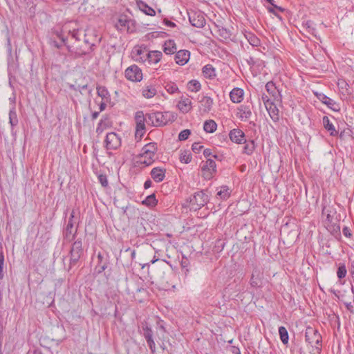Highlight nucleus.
<instances>
[{
    "label": "nucleus",
    "mask_w": 354,
    "mask_h": 354,
    "mask_svg": "<svg viewBox=\"0 0 354 354\" xmlns=\"http://www.w3.org/2000/svg\"><path fill=\"white\" fill-rule=\"evenodd\" d=\"M69 37L74 42L68 46L69 50L77 56H82L90 53L92 51L93 44L85 38L86 35L82 30L74 29L69 30Z\"/></svg>",
    "instance_id": "1"
},
{
    "label": "nucleus",
    "mask_w": 354,
    "mask_h": 354,
    "mask_svg": "<svg viewBox=\"0 0 354 354\" xmlns=\"http://www.w3.org/2000/svg\"><path fill=\"white\" fill-rule=\"evenodd\" d=\"M306 341L311 346V354H320L322 348V337L318 330L307 327L305 333Z\"/></svg>",
    "instance_id": "2"
},
{
    "label": "nucleus",
    "mask_w": 354,
    "mask_h": 354,
    "mask_svg": "<svg viewBox=\"0 0 354 354\" xmlns=\"http://www.w3.org/2000/svg\"><path fill=\"white\" fill-rule=\"evenodd\" d=\"M148 121L154 127H162L176 119V115L170 111L152 112L147 114Z\"/></svg>",
    "instance_id": "3"
},
{
    "label": "nucleus",
    "mask_w": 354,
    "mask_h": 354,
    "mask_svg": "<svg viewBox=\"0 0 354 354\" xmlns=\"http://www.w3.org/2000/svg\"><path fill=\"white\" fill-rule=\"evenodd\" d=\"M157 150L156 142L145 145L142 149V153L138 157L137 163L145 166L151 165L155 160L154 157Z\"/></svg>",
    "instance_id": "4"
},
{
    "label": "nucleus",
    "mask_w": 354,
    "mask_h": 354,
    "mask_svg": "<svg viewBox=\"0 0 354 354\" xmlns=\"http://www.w3.org/2000/svg\"><path fill=\"white\" fill-rule=\"evenodd\" d=\"M209 201V195L207 190H201L194 194L190 198V206L195 210L199 209L205 206Z\"/></svg>",
    "instance_id": "5"
},
{
    "label": "nucleus",
    "mask_w": 354,
    "mask_h": 354,
    "mask_svg": "<svg viewBox=\"0 0 354 354\" xmlns=\"http://www.w3.org/2000/svg\"><path fill=\"white\" fill-rule=\"evenodd\" d=\"M83 254L82 239H77L72 245L70 250V263L68 270L69 271L77 264Z\"/></svg>",
    "instance_id": "6"
},
{
    "label": "nucleus",
    "mask_w": 354,
    "mask_h": 354,
    "mask_svg": "<svg viewBox=\"0 0 354 354\" xmlns=\"http://www.w3.org/2000/svg\"><path fill=\"white\" fill-rule=\"evenodd\" d=\"M216 172V165L214 160L208 158L202 166V176L206 180H210Z\"/></svg>",
    "instance_id": "7"
},
{
    "label": "nucleus",
    "mask_w": 354,
    "mask_h": 354,
    "mask_svg": "<svg viewBox=\"0 0 354 354\" xmlns=\"http://www.w3.org/2000/svg\"><path fill=\"white\" fill-rule=\"evenodd\" d=\"M125 77L132 82H140L142 79V73L141 69L134 64L125 70Z\"/></svg>",
    "instance_id": "8"
},
{
    "label": "nucleus",
    "mask_w": 354,
    "mask_h": 354,
    "mask_svg": "<svg viewBox=\"0 0 354 354\" xmlns=\"http://www.w3.org/2000/svg\"><path fill=\"white\" fill-rule=\"evenodd\" d=\"M121 145L120 138L114 132L108 133L105 139V147L107 150H115Z\"/></svg>",
    "instance_id": "9"
},
{
    "label": "nucleus",
    "mask_w": 354,
    "mask_h": 354,
    "mask_svg": "<svg viewBox=\"0 0 354 354\" xmlns=\"http://www.w3.org/2000/svg\"><path fill=\"white\" fill-rule=\"evenodd\" d=\"M189 20L190 24L196 28H203L205 24V19L201 12L192 11L189 12Z\"/></svg>",
    "instance_id": "10"
},
{
    "label": "nucleus",
    "mask_w": 354,
    "mask_h": 354,
    "mask_svg": "<svg viewBox=\"0 0 354 354\" xmlns=\"http://www.w3.org/2000/svg\"><path fill=\"white\" fill-rule=\"evenodd\" d=\"M135 120L136 124V136L142 137L145 131V120L144 113L142 111H137L135 115Z\"/></svg>",
    "instance_id": "11"
},
{
    "label": "nucleus",
    "mask_w": 354,
    "mask_h": 354,
    "mask_svg": "<svg viewBox=\"0 0 354 354\" xmlns=\"http://www.w3.org/2000/svg\"><path fill=\"white\" fill-rule=\"evenodd\" d=\"M73 218L74 212H72L64 232V239L68 241H72L75 239L77 232V230H73Z\"/></svg>",
    "instance_id": "12"
},
{
    "label": "nucleus",
    "mask_w": 354,
    "mask_h": 354,
    "mask_svg": "<svg viewBox=\"0 0 354 354\" xmlns=\"http://www.w3.org/2000/svg\"><path fill=\"white\" fill-rule=\"evenodd\" d=\"M229 137L230 140L236 144L245 142V136L244 132L239 129H234L230 131Z\"/></svg>",
    "instance_id": "13"
},
{
    "label": "nucleus",
    "mask_w": 354,
    "mask_h": 354,
    "mask_svg": "<svg viewBox=\"0 0 354 354\" xmlns=\"http://www.w3.org/2000/svg\"><path fill=\"white\" fill-rule=\"evenodd\" d=\"M236 115L242 121L248 120L252 115V111L250 106H240L237 109Z\"/></svg>",
    "instance_id": "14"
},
{
    "label": "nucleus",
    "mask_w": 354,
    "mask_h": 354,
    "mask_svg": "<svg viewBox=\"0 0 354 354\" xmlns=\"http://www.w3.org/2000/svg\"><path fill=\"white\" fill-rule=\"evenodd\" d=\"M165 169L157 167L151 169L150 174L155 182L160 183L164 180L165 177Z\"/></svg>",
    "instance_id": "15"
},
{
    "label": "nucleus",
    "mask_w": 354,
    "mask_h": 354,
    "mask_svg": "<svg viewBox=\"0 0 354 354\" xmlns=\"http://www.w3.org/2000/svg\"><path fill=\"white\" fill-rule=\"evenodd\" d=\"M190 53L187 50H180L175 55L176 64L183 66L187 63L189 59Z\"/></svg>",
    "instance_id": "16"
},
{
    "label": "nucleus",
    "mask_w": 354,
    "mask_h": 354,
    "mask_svg": "<svg viewBox=\"0 0 354 354\" xmlns=\"http://www.w3.org/2000/svg\"><path fill=\"white\" fill-rule=\"evenodd\" d=\"M262 273L258 270H254L250 280V285L253 288H260L262 286Z\"/></svg>",
    "instance_id": "17"
},
{
    "label": "nucleus",
    "mask_w": 354,
    "mask_h": 354,
    "mask_svg": "<svg viewBox=\"0 0 354 354\" xmlns=\"http://www.w3.org/2000/svg\"><path fill=\"white\" fill-rule=\"evenodd\" d=\"M244 91L242 88H234L230 93V97L233 103H240L243 100Z\"/></svg>",
    "instance_id": "18"
},
{
    "label": "nucleus",
    "mask_w": 354,
    "mask_h": 354,
    "mask_svg": "<svg viewBox=\"0 0 354 354\" xmlns=\"http://www.w3.org/2000/svg\"><path fill=\"white\" fill-rule=\"evenodd\" d=\"M178 109L183 113H188L192 109V101L186 97H181L177 104Z\"/></svg>",
    "instance_id": "19"
},
{
    "label": "nucleus",
    "mask_w": 354,
    "mask_h": 354,
    "mask_svg": "<svg viewBox=\"0 0 354 354\" xmlns=\"http://www.w3.org/2000/svg\"><path fill=\"white\" fill-rule=\"evenodd\" d=\"M266 109L273 122H278L279 120V111L274 102L268 105V107H266Z\"/></svg>",
    "instance_id": "20"
},
{
    "label": "nucleus",
    "mask_w": 354,
    "mask_h": 354,
    "mask_svg": "<svg viewBox=\"0 0 354 354\" xmlns=\"http://www.w3.org/2000/svg\"><path fill=\"white\" fill-rule=\"evenodd\" d=\"M129 23L130 21L127 19L126 16H121L116 21L115 26L116 29L120 31H129Z\"/></svg>",
    "instance_id": "21"
},
{
    "label": "nucleus",
    "mask_w": 354,
    "mask_h": 354,
    "mask_svg": "<svg viewBox=\"0 0 354 354\" xmlns=\"http://www.w3.org/2000/svg\"><path fill=\"white\" fill-rule=\"evenodd\" d=\"M266 89L272 96L275 101H281V95L279 91L277 89L275 84L272 82H268L266 86Z\"/></svg>",
    "instance_id": "22"
},
{
    "label": "nucleus",
    "mask_w": 354,
    "mask_h": 354,
    "mask_svg": "<svg viewBox=\"0 0 354 354\" xmlns=\"http://www.w3.org/2000/svg\"><path fill=\"white\" fill-rule=\"evenodd\" d=\"M337 86L342 95L346 97L352 94L350 86L346 80L343 79H339L337 82Z\"/></svg>",
    "instance_id": "23"
},
{
    "label": "nucleus",
    "mask_w": 354,
    "mask_h": 354,
    "mask_svg": "<svg viewBox=\"0 0 354 354\" xmlns=\"http://www.w3.org/2000/svg\"><path fill=\"white\" fill-rule=\"evenodd\" d=\"M137 6L140 10L145 14L149 16H154L156 12L151 7L149 6L145 2L142 0L137 1Z\"/></svg>",
    "instance_id": "24"
},
{
    "label": "nucleus",
    "mask_w": 354,
    "mask_h": 354,
    "mask_svg": "<svg viewBox=\"0 0 354 354\" xmlns=\"http://www.w3.org/2000/svg\"><path fill=\"white\" fill-rule=\"evenodd\" d=\"M244 36L251 46L254 47L260 46L261 41L254 33L249 31H245L244 32Z\"/></svg>",
    "instance_id": "25"
},
{
    "label": "nucleus",
    "mask_w": 354,
    "mask_h": 354,
    "mask_svg": "<svg viewBox=\"0 0 354 354\" xmlns=\"http://www.w3.org/2000/svg\"><path fill=\"white\" fill-rule=\"evenodd\" d=\"M111 126V121L110 118L108 116L103 117L98 123V125L96 129V132L98 134L102 133L105 129Z\"/></svg>",
    "instance_id": "26"
},
{
    "label": "nucleus",
    "mask_w": 354,
    "mask_h": 354,
    "mask_svg": "<svg viewBox=\"0 0 354 354\" xmlns=\"http://www.w3.org/2000/svg\"><path fill=\"white\" fill-rule=\"evenodd\" d=\"M203 74L205 78L214 79L216 76V69L211 64H207L202 69Z\"/></svg>",
    "instance_id": "27"
},
{
    "label": "nucleus",
    "mask_w": 354,
    "mask_h": 354,
    "mask_svg": "<svg viewBox=\"0 0 354 354\" xmlns=\"http://www.w3.org/2000/svg\"><path fill=\"white\" fill-rule=\"evenodd\" d=\"M146 55L147 56L149 63L157 64L160 61L162 54L160 51L154 50L146 53Z\"/></svg>",
    "instance_id": "28"
},
{
    "label": "nucleus",
    "mask_w": 354,
    "mask_h": 354,
    "mask_svg": "<svg viewBox=\"0 0 354 354\" xmlns=\"http://www.w3.org/2000/svg\"><path fill=\"white\" fill-rule=\"evenodd\" d=\"M177 48L174 40H167L163 46V50L167 55H171L176 52Z\"/></svg>",
    "instance_id": "29"
},
{
    "label": "nucleus",
    "mask_w": 354,
    "mask_h": 354,
    "mask_svg": "<svg viewBox=\"0 0 354 354\" xmlns=\"http://www.w3.org/2000/svg\"><path fill=\"white\" fill-rule=\"evenodd\" d=\"M323 124L324 128L330 132V135L335 136L337 134V131L335 130L334 125L330 122L328 116L323 117Z\"/></svg>",
    "instance_id": "30"
},
{
    "label": "nucleus",
    "mask_w": 354,
    "mask_h": 354,
    "mask_svg": "<svg viewBox=\"0 0 354 354\" xmlns=\"http://www.w3.org/2000/svg\"><path fill=\"white\" fill-rule=\"evenodd\" d=\"M202 106L203 107V111L209 112L212 107L213 100L209 96H204L200 101Z\"/></svg>",
    "instance_id": "31"
},
{
    "label": "nucleus",
    "mask_w": 354,
    "mask_h": 354,
    "mask_svg": "<svg viewBox=\"0 0 354 354\" xmlns=\"http://www.w3.org/2000/svg\"><path fill=\"white\" fill-rule=\"evenodd\" d=\"M217 128V124L213 120H208L204 122L203 129L207 133H214Z\"/></svg>",
    "instance_id": "32"
},
{
    "label": "nucleus",
    "mask_w": 354,
    "mask_h": 354,
    "mask_svg": "<svg viewBox=\"0 0 354 354\" xmlns=\"http://www.w3.org/2000/svg\"><path fill=\"white\" fill-rule=\"evenodd\" d=\"M319 100L324 104H326L329 108L332 109L333 110H337L335 107L336 104L335 102L326 96L324 94H320L319 96Z\"/></svg>",
    "instance_id": "33"
},
{
    "label": "nucleus",
    "mask_w": 354,
    "mask_h": 354,
    "mask_svg": "<svg viewBox=\"0 0 354 354\" xmlns=\"http://www.w3.org/2000/svg\"><path fill=\"white\" fill-rule=\"evenodd\" d=\"M245 145L243 147V152L247 155H252L254 152L256 145L254 140H249L248 142H244Z\"/></svg>",
    "instance_id": "34"
},
{
    "label": "nucleus",
    "mask_w": 354,
    "mask_h": 354,
    "mask_svg": "<svg viewBox=\"0 0 354 354\" xmlns=\"http://www.w3.org/2000/svg\"><path fill=\"white\" fill-rule=\"evenodd\" d=\"M156 94V89L152 86H147L142 90V95L146 98H151Z\"/></svg>",
    "instance_id": "35"
},
{
    "label": "nucleus",
    "mask_w": 354,
    "mask_h": 354,
    "mask_svg": "<svg viewBox=\"0 0 354 354\" xmlns=\"http://www.w3.org/2000/svg\"><path fill=\"white\" fill-rule=\"evenodd\" d=\"M97 93L98 96L101 97L102 99L106 102H107L110 98L109 93L104 86H97Z\"/></svg>",
    "instance_id": "36"
},
{
    "label": "nucleus",
    "mask_w": 354,
    "mask_h": 354,
    "mask_svg": "<svg viewBox=\"0 0 354 354\" xmlns=\"http://www.w3.org/2000/svg\"><path fill=\"white\" fill-rule=\"evenodd\" d=\"M9 122L12 127H15L18 124V119L15 107H12L9 111Z\"/></svg>",
    "instance_id": "37"
},
{
    "label": "nucleus",
    "mask_w": 354,
    "mask_h": 354,
    "mask_svg": "<svg viewBox=\"0 0 354 354\" xmlns=\"http://www.w3.org/2000/svg\"><path fill=\"white\" fill-rule=\"evenodd\" d=\"M279 333L281 342L286 344L288 342L289 336L286 328L284 326H280L279 328Z\"/></svg>",
    "instance_id": "38"
},
{
    "label": "nucleus",
    "mask_w": 354,
    "mask_h": 354,
    "mask_svg": "<svg viewBox=\"0 0 354 354\" xmlns=\"http://www.w3.org/2000/svg\"><path fill=\"white\" fill-rule=\"evenodd\" d=\"M157 200L154 194L148 196L143 201L142 203L149 207H153L157 204Z\"/></svg>",
    "instance_id": "39"
},
{
    "label": "nucleus",
    "mask_w": 354,
    "mask_h": 354,
    "mask_svg": "<svg viewBox=\"0 0 354 354\" xmlns=\"http://www.w3.org/2000/svg\"><path fill=\"white\" fill-rule=\"evenodd\" d=\"M201 84L198 81L192 80L188 82V88L192 92H197L201 89Z\"/></svg>",
    "instance_id": "40"
},
{
    "label": "nucleus",
    "mask_w": 354,
    "mask_h": 354,
    "mask_svg": "<svg viewBox=\"0 0 354 354\" xmlns=\"http://www.w3.org/2000/svg\"><path fill=\"white\" fill-rule=\"evenodd\" d=\"M166 91L170 94L180 93L178 86L174 82H169L165 85Z\"/></svg>",
    "instance_id": "41"
},
{
    "label": "nucleus",
    "mask_w": 354,
    "mask_h": 354,
    "mask_svg": "<svg viewBox=\"0 0 354 354\" xmlns=\"http://www.w3.org/2000/svg\"><path fill=\"white\" fill-rule=\"evenodd\" d=\"M228 190L229 189L227 186L221 187V190L217 192V196L222 200L227 199L230 196Z\"/></svg>",
    "instance_id": "42"
},
{
    "label": "nucleus",
    "mask_w": 354,
    "mask_h": 354,
    "mask_svg": "<svg viewBox=\"0 0 354 354\" xmlns=\"http://www.w3.org/2000/svg\"><path fill=\"white\" fill-rule=\"evenodd\" d=\"M181 162L189 163L192 160V155L187 151H184L181 152L179 158Z\"/></svg>",
    "instance_id": "43"
},
{
    "label": "nucleus",
    "mask_w": 354,
    "mask_h": 354,
    "mask_svg": "<svg viewBox=\"0 0 354 354\" xmlns=\"http://www.w3.org/2000/svg\"><path fill=\"white\" fill-rule=\"evenodd\" d=\"M190 133H191V131L189 129L183 130L178 134V140L180 141L187 140L189 136L190 135Z\"/></svg>",
    "instance_id": "44"
},
{
    "label": "nucleus",
    "mask_w": 354,
    "mask_h": 354,
    "mask_svg": "<svg viewBox=\"0 0 354 354\" xmlns=\"http://www.w3.org/2000/svg\"><path fill=\"white\" fill-rule=\"evenodd\" d=\"M4 266V254L2 250H0V280L3 278V269Z\"/></svg>",
    "instance_id": "45"
},
{
    "label": "nucleus",
    "mask_w": 354,
    "mask_h": 354,
    "mask_svg": "<svg viewBox=\"0 0 354 354\" xmlns=\"http://www.w3.org/2000/svg\"><path fill=\"white\" fill-rule=\"evenodd\" d=\"M346 274V266L344 265L339 266L338 268V270L337 272V275L338 278L342 279V278L345 277Z\"/></svg>",
    "instance_id": "46"
},
{
    "label": "nucleus",
    "mask_w": 354,
    "mask_h": 354,
    "mask_svg": "<svg viewBox=\"0 0 354 354\" xmlns=\"http://www.w3.org/2000/svg\"><path fill=\"white\" fill-rule=\"evenodd\" d=\"M144 336L146 340H149L153 339V332L151 328L149 327H146L144 329Z\"/></svg>",
    "instance_id": "47"
},
{
    "label": "nucleus",
    "mask_w": 354,
    "mask_h": 354,
    "mask_svg": "<svg viewBox=\"0 0 354 354\" xmlns=\"http://www.w3.org/2000/svg\"><path fill=\"white\" fill-rule=\"evenodd\" d=\"M313 22L307 21L304 24V26L306 28L308 32L314 34L315 28L313 27Z\"/></svg>",
    "instance_id": "48"
},
{
    "label": "nucleus",
    "mask_w": 354,
    "mask_h": 354,
    "mask_svg": "<svg viewBox=\"0 0 354 354\" xmlns=\"http://www.w3.org/2000/svg\"><path fill=\"white\" fill-rule=\"evenodd\" d=\"M261 100L266 107H268V105L270 104L273 101L269 98V97L265 93L262 94Z\"/></svg>",
    "instance_id": "49"
},
{
    "label": "nucleus",
    "mask_w": 354,
    "mask_h": 354,
    "mask_svg": "<svg viewBox=\"0 0 354 354\" xmlns=\"http://www.w3.org/2000/svg\"><path fill=\"white\" fill-rule=\"evenodd\" d=\"M98 180L100 183V184L102 185V186L103 187H106L108 185V180H107V178L105 175H100L98 176Z\"/></svg>",
    "instance_id": "50"
},
{
    "label": "nucleus",
    "mask_w": 354,
    "mask_h": 354,
    "mask_svg": "<svg viewBox=\"0 0 354 354\" xmlns=\"http://www.w3.org/2000/svg\"><path fill=\"white\" fill-rule=\"evenodd\" d=\"M133 53L135 54V56H140V55H141L143 53L146 54L147 53V51L143 50H142L140 48H135L134 50H133ZM140 59H142V57L138 58V57H135V59L136 61L139 60Z\"/></svg>",
    "instance_id": "51"
},
{
    "label": "nucleus",
    "mask_w": 354,
    "mask_h": 354,
    "mask_svg": "<svg viewBox=\"0 0 354 354\" xmlns=\"http://www.w3.org/2000/svg\"><path fill=\"white\" fill-rule=\"evenodd\" d=\"M203 147L199 142H194L192 146V149L194 153H199Z\"/></svg>",
    "instance_id": "52"
},
{
    "label": "nucleus",
    "mask_w": 354,
    "mask_h": 354,
    "mask_svg": "<svg viewBox=\"0 0 354 354\" xmlns=\"http://www.w3.org/2000/svg\"><path fill=\"white\" fill-rule=\"evenodd\" d=\"M107 268V263L106 262H98L97 268L98 269V272L100 273L105 270V269Z\"/></svg>",
    "instance_id": "53"
},
{
    "label": "nucleus",
    "mask_w": 354,
    "mask_h": 354,
    "mask_svg": "<svg viewBox=\"0 0 354 354\" xmlns=\"http://www.w3.org/2000/svg\"><path fill=\"white\" fill-rule=\"evenodd\" d=\"M3 322L1 320V319H0V354H2V351H1V342H2V340H3Z\"/></svg>",
    "instance_id": "54"
},
{
    "label": "nucleus",
    "mask_w": 354,
    "mask_h": 354,
    "mask_svg": "<svg viewBox=\"0 0 354 354\" xmlns=\"http://www.w3.org/2000/svg\"><path fill=\"white\" fill-rule=\"evenodd\" d=\"M147 344H148L149 348L151 349V352L154 353L155 350H156V344H155L153 339H152L147 340Z\"/></svg>",
    "instance_id": "55"
},
{
    "label": "nucleus",
    "mask_w": 354,
    "mask_h": 354,
    "mask_svg": "<svg viewBox=\"0 0 354 354\" xmlns=\"http://www.w3.org/2000/svg\"><path fill=\"white\" fill-rule=\"evenodd\" d=\"M203 155L206 158H208V157H210L211 156H212L214 158H218V156L217 155H212V150L210 149H205L203 151Z\"/></svg>",
    "instance_id": "56"
},
{
    "label": "nucleus",
    "mask_w": 354,
    "mask_h": 354,
    "mask_svg": "<svg viewBox=\"0 0 354 354\" xmlns=\"http://www.w3.org/2000/svg\"><path fill=\"white\" fill-rule=\"evenodd\" d=\"M345 306L346 309L351 313H354V306L352 302H346Z\"/></svg>",
    "instance_id": "57"
},
{
    "label": "nucleus",
    "mask_w": 354,
    "mask_h": 354,
    "mask_svg": "<svg viewBox=\"0 0 354 354\" xmlns=\"http://www.w3.org/2000/svg\"><path fill=\"white\" fill-rule=\"evenodd\" d=\"M343 234L346 237H351V233L348 227H344L342 230Z\"/></svg>",
    "instance_id": "58"
},
{
    "label": "nucleus",
    "mask_w": 354,
    "mask_h": 354,
    "mask_svg": "<svg viewBox=\"0 0 354 354\" xmlns=\"http://www.w3.org/2000/svg\"><path fill=\"white\" fill-rule=\"evenodd\" d=\"M164 23H165V25H167V26L171 27V28H173V27L176 26L175 23H174L171 21H169L168 19H164Z\"/></svg>",
    "instance_id": "59"
},
{
    "label": "nucleus",
    "mask_w": 354,
    "mask_h": 354,
    "mask_svg": "<svg viewBox=\"0 0 354 354\" xmlns=\"http://www.w3.org/2000/svg\"><path fill=\"white\" fill-rule=\"evenodd\" d=\"M276 10H277L279 12H283L285 11V9L282 7L277 6L273 3V5H271Z\"/></svg>",
    "instance_id": "60"
},
{
    "label": "nucleus",
    "mask_w": 354,
    "mask_h": 354,
    "mask_svg": "<svg viewBox=\"0 0 354 354\" xmlns=\"http://www.w3.org/2000/svg\"><path fill=\"white\" fill-rule=\"evenodd\" d=\"M152 182L151 180H147L144 183L145 189H148L151 187Z\"/></svg>",
    "instance_id": "61"
},
{
    "label": "nucleus",
    "mask_w": 354,
    "mask_h": 354,
    "mask_svg": "<svg viewBox=\"0 0 354 354\" xmlns=\"http://www.w3.org/2000/svg\"><path fill=\"white\" fill-rule=\"evenodd\" d=\"M106 106V101L104 100V102H102L100 104V111H102L105 109Z\"/></svg>",
    "instance_id": "62"
},
{
    "label": "nucleus",
    "mask_w": 354,
    "mask_h": 354,
    "mask_svg": "<svg viewBox=\"0 0 354 354\" xmlns=\"http://www.w3.org/2000/svg\"><path fill=\"white\" fill-rule=\"evenodd\" d=\"M268 10L270 12L273 13L274 15H275V13H279V12L277 10H276L272 6L268 8Z\"/></svg>",
    "instance_id": "63"
},
{
    "label": "nucleus",
    "mask_w": 354,
    "mask_h": 354,
    "mask_svg": "<svg viewBox=\"0 0 354 354\" xmlns=\"http://www.w3.org/2000/svg\"><path fill=\"white\" fill-rule=\"evenodd\" d=\"M99 113H100V112H97V111L93 112V113H92V120H95V119L98 117V115H99Z\"/></svg>",
    "instance_id": "64"
}]
</instances>
